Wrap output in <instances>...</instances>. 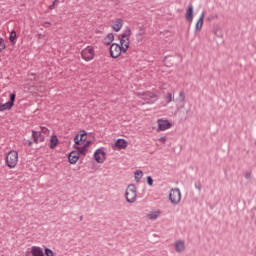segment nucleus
Here are the masks:
<instances>
[{
  "mask_svg": "<svg viewBox=\"0 0 256 256\" xmlns=\"http://www.w3.org/2000/svg\"><path fill=\"white\" fill-rule=\"evenodd\" d=\"M173 101V93L169 92L166 96V103H171Z\"/></svg>",
  "mask_w": 256,
  "mask_h": 256,
  "instance_id": "33",
  "label": "nucleus"
},
{
  "mask_svg": "<svg viewBox=\"0 0 256 256\" xmlns=\"http://www.w3.org/2000/svg\"><path fill=\"white\" fill-rule=\"evenodd\" d=\"M40 129H41L40 133H44V135H49L50 131L47 127L41 126Z\"/></svg>",
  "mask_w": 256,
  "mask_h": 256,
  "instance_id": "32",
  "label": "nucleus"
},
{
  "mask_svg": "<svg viewBox=\"0 0 256 256\" xmlns=\"http://www.w3.org/2000/svg\"><path fill=\"white\" fill-rule=\"evenodd\" d=\"M142 95V99L149 104H153L155 103V101H157V96L155 93L153 92H144L141 94Z\"/></svg>",
  "mask_w": 256,
  "mask_h": 256,
  "instance_id": "8",
  "label": "nucleus"
},
{
  "mask_svg": "<svg viewBox=\"0 0 256 256\" xmlns=\"http://www.w3.org/2000/svg\"><path fill=\"white\" fill-rule=\"evenodd\" d=\"M125 44H127V38L120 36V47H125Z\"/></svg>",
  "mask_w": 256,
  "mask_h": 256,
  "instance_id": "35",
  "label": "nucleus"
},
{
  "mask_svg": "<svg viewBox=\"0 0 256 256\" xmlns=\"http://www.w3.org/2000/svg\"><path fill=\"white\" fill-rule=\"evenodd\" d=\"M9 41L10 43H12V45H15V43H17V32L15 30L11 31Z\"/></svg>",
  "mask_w": 256,
  "mask_h": 256,
  "instance_id": "22",
  "label": "nucleus"
},
{
  "mask_svg": "<svg viewBox=\"0 0 256 256\" xmlns=\"http://www.w3.org/2000/svg\"><path fill=\"white\" fill-rule=\"evenodd\" d=\"M173 124L169 122V120L159 119L158 120V129L159 131H167V129H171Z\"/></svg>",
  "mask_w": 256,
  "mask_h": 256,
  "instance_id": "10",
  "label": "nucleus"
},
{
  "mask_svg": "<svg viewBox=\"0 0 256 256\" xmlns=\"http://www.w3.org/2000/svg\"><path fill=\"white\" fill-rule=\"evenodd\" d=\"M213 33H214V35H215L216 37H218L219 39H222V38H223V32L221 31V29H215V30L213 31Z\"/></svg>",
  "mask_w": 256,
  "mask_h": 256,
  "instance_id": "27",
  "label": "nucleus"
},
{
  "mask_svg": "<svg viewBox=\"0 0 256 256\" xmlns=\"http://www.w3.org/2000/svg\"><path fill=\"white\" fill-rule=\"evenodd\" d=\"M31 145H33V141L28 140V147H31Z\"/></svg>",
  "mask_w": 256,
  "mask_h": 256,
  "instance_id": "44",
  "label": "nucleus"
},
{
  "mask_svg": "<svg viewBox=\"0 0 256 256\" xmlns=\"http://www.w3.org/2000/svg\"><path fill=\"white\" fill-rule=\"evenodd\" d=\"M185 109V105H181L180 107H178L176 114L179 115L180 119L182 121H187V119H189V109L187 110H183Z\"/></svg>",
  "mask_w": 256,
  "mask_h": 256,
  "instance_id": "9",
  "label": "nucleus"
},
{
  "mask_svg": "<svg viewBox=\"0 0 256 256\" xmlns=\"http://www.w3.org/2000/svg\"><path fill=\"white\" fill-rule=\"evenodd\" d=\"M74 151H76V153H78V156L81 157V155L83 157H85V155H87V150L83 147V146H74Z\"/></svg>",
  "mask_w": 256,
  "mask_h": 256,
  "instance_id": "20",
  "label": "nucleus"
},
{
  "mask_svg": "<svg viewBox=\"0 0 256 256\" xmlns=\"http://www.w3.org/2000/svg\"><path fill=\"white\" fill-rule=\"evenodd\" d=\"M38 39H45V35H43V34H38Z\"/></svg>",
  "mask_w": 256,
  "mask_h": 256,
  "instance_id": "42",
  "label": "nucleus"
},
{
  "mask_svg": "<svg viewBox=\"0 0 256 256\" xmlns=\"http://www.w3.org/2000/svg\"><path fill=\"white\" fill-rule=\"evenodd\" d=\"M178 101H180V103H183V101H185V92L181 91L179 93Z\"/></svg>",
  "mask_w": 256,
  "mask_h": 256,
  "instance_id": "31",
  "label": "nucleus"
},
{
  "mask_svg": "<svg viewBox=\"0 0 256 256\" xmlns=\"http://www.w3.org/2000/svg\"><path fill=\"white\" fill-rule=\"evenodd\" d=\"M169 201L173 205H179V203H181V190H179V188H175L170 191Z\"/></svg>",
  "mask_w": 256,
  "mask_h": 256,
  "instance_id": "5",
  "label": "nucleus"
},
{
  "mask_svg": "<svg viewBox=\"0 0 256 256\" xmlns=\"http://www.w3.org/2000/svg\"><path fill=\"white\" fill-rule=\"evenodd\" d=\"M49 25H51V22H44V24H43V27H49Z\"/></svg>",
  "mask_w": 256,
  "mask_h": 256,
  "instance_id": "40",
  "label": "nucleus"
},
{
  "mask_svg": "<svg viewBox=\"0 0 256 256\" xmlns=\"http://www.w3.org/2000/svg\"><path fill=\"white\" fill-rule=\"evenodd\" d=\"M74 147L76 146H79V145H81V141H80V139H79V134H76L75 136H74Z\"/></svg>",
  "mask_w": 256,
  "mask_h": 256,
  "instance_id": "30",
  "label": "nucleus"
},
{
  "mask_svg": "<svg viewBox=\"0 0 256 256\" xmlns=\"http://www.w3.org/2000/svg\"><path fill=\"white\" fill-rule=\"evenodd\" d=\"M79 137H80V145H83V143H85V141H87V131L80 130Z\"/></svg>",
  "mask_w": 256,
  "mask_h": 256,
  "instance_id": "21",
  "label": "nucleus"
},
{
  "mask_svg": "<svg viewBox=\"0 0 256 256\" xmlns=\"http://www.w3.org/2000/svg\"><path fill=\"white\" fill-rule=\"evenodd\" d=\"M59 3V0H54L52 4L57 5Z\"/></svg>",
  "mask_w": 256,
  "mask_h": 256,
  "instance_id": "46",
  "label": "nucleus"
},
{
  "mask_svg": "<svg viewBox=\"0 0 256 256\" xmlns=\"http://www.w3.org/2000/svg\"><path fill=\"white\" fill-rule=\"evenodd\" d=\"M159 141H161V143H167V137H165V136L160 137Z\"/></svg>",
  "mask_w": 256,
  "mask_h": 256,
  "instance_id": "38",
  "label": "nucleus"
},
{
  "mask_svg": "<svg viewBox=\"0 0 256 256\" xmlns=\"http://www.w3.org/2000/svg\"><path fill=\"white\" fill-rule=\"evenodd\" d=\"M175 250L177 253H183L185 251V242L179 240L175 243Z\"/></svg>",
  "mask_w": 256,
  "mask_h": 256,
  "instance_id": "18",
  "label": "nucleus"
},
{
  "mask_svg": "<svg viewBox=\"0 0 256 256\" xmlns=\"http://www.w3.org/2000/svg\"><path fill=\"white\" fill-rule=\"evenodd\" d=\"M147 185H149V187H153V177L151 176H147Z\"/></svg>",
  "mask_w": 256,
  "mask_h": 256,
  "instance_id": "36",
  "label": "nucleus"
},
{
  "mask_svg": "<svg viewBox=\"0 0 256 256\" xmlns=\"http://www.w3.org/2000/svg\"><path fill=\"white\" fill-rule=\"evenodd\" d=\"M79 154L73 150L68 154V161L71 165H75V163H77V161H79Z\"/></svg>",
  "mask_w": 256,
  "mask_h": 256,
  "instance_id": "12",
  "label": "nucleus"
},
{
  "mask_svg": "<svg viewBox=\"0 0 256 256\" xmlns=\"http://www.w3.org/2000/svg\"><path fill=\"white\" fill-rule=\"evenodd\" d=\"M205 19V12H202V14L200 15L196 26H195V31L196 33H199V31H201V29H203V21Z\"/></svg>",
  "mask_w": 256,
  "mask_h": 256,
  "instance_id": "13",
  "label": "nucleus"
},
{
  "mask_svg": "<svg viewBox=\"0 0 256 256\" xmlns=\"http://www.w3.org/2000/svg\"><path fill=\"white\" fill-rule=\"evenodd\" d=\"M91 143H93V141L88 140V141H86L82 146H83L87 151H89V147H91Z\"/></svg>",
  "mask_w": 256,
  "mask_h": 256,
  "instance_id": "34",
  "label": "nucleus"
},
{
  "mask_svg": "<svg viewBox=\"0 0 256 256\" xmlns=\"http://www.w3.org/2000/svg\"><path fill=\"white\" fill-rule=\"evenodd\" d=\"M215 17H217V16H210V17L208 18V21H211V19H215Z\"/></svg>",
  "mask_w": 256,
  "mask_h": 256,
  "instance_id": "45",
  "label": "nucleus"
},
{
  "mask_svg": "<svg viewBox=\"0 0 256 256\" xmlns=\"http://www.w3.org/2000/svg\"><path fill=\"white\" fill-rule=\"evenodd\" d=\"M195 189H198V191H201V183L200 182L198 184L195 183Z\"/></svg>",
  "mask_w": 256,
  "mask_h": 256,
  "instance_id": "39",
  "label": "nucleus"
},
{
  "mask_svg": "<svg viewBox=\"0 0 256 256\" xmlns=\"http://www.w3.org/2000/svg\"><path fill=\"white\" fill-rule=\"evenodd\" d=\"M32 256H45V253H43V248L39 246H33L31 248Z\"/></svg>",
  "mask_w": 256,
  "mask_h": 256,
  "instance_id": "15",
  "label": "nucleus"
},
{
  "mask_svg": "<svg viewBox=\"0 0 256 256\" xmlns=\"http://www.w3.org/2000/svg\"><path fill=\"white\" fill-rule=\"evenodd\" d=\"M129 50V42H126L124 46H120L118 43H113L110 46V56L112 59H117L118 57H121V53H125Z\"/></svg>",
  "mask_w": 256,
  "mask_h": 256,
  "instance_id": "1",
  "label": "nucleus"
},
{
  "mask_svg": "<svg viewBox=\"0 0 256 256\" xmlns=\"http://www.w3.org/2000/svg\"><path fill=\"white\" fill-rule=\"evenodd\" d=\"M125 199L127 203H135L137 201V187H135V184L128 185L125 192Z\"/></svg>",
  "mask_w": 256,
  "mask_h": 256,
  "instance_id": "3",
  "label": "nucleus"
},
{
  "mask_svg": "<svg viewBox=\"0 0 256 256\" xmlns=\"http://www.w3.org/2000/svg\"><path fill=\"white\" fill-rule=\"evenodd\" d=\"M49 9H50V11H53V9H55V4L50 5Z\"/></svg>",
  "mask_w": 256,
  "mask_h": 256,
  "instance_id": "43",
  "label": "nucleus"
},
{
  "mask_svg": "<svg viewBox=\"0 0 256 256\" xmlns=\"http://www.w3.org/2000/svg\"><path fill=\"white\" fill-rule=\"evenodd\" d=\"M120 37H123L126 39L127 43H129V37H131V28L127 27L124 33L120 35Z\"/></svg>",
  "mask_w": 256,
  "mask_h": 256,
  "instance_id": "23",
  "label": "nucleus"
},
{
  "mask_svg": "<svg viewBox=\"0 0 256 256\" xmlns=\"http://www.w3.org/2000/svg\"><path fill=\"white\" fill-rule=\"evenodd\" d=\"M127 145H129V142H127V140L123 139V138H118L114 144V147H116V149H127Z\"/></svg>",
  "mask_w": 256,
  "mask_h": 256,
  "instance_id": "11",
  "label": "nucleus"
},
{
  "mask_svg": "<svg viewBox=\"0 0 256 256\" xmlns=\"http://www.w3.org/2000/svg\"><path fill=\"white\" fill-rule=\"evenodd\" d=\"M57 145H59V138L57 137V135L54 134L50 138L49 147H50V149H55V147H57Z\"/></svg>",
  "mask_w": 256,
  "mask_h": 256,
  "instance_id": "16",
  "label": "nucleus"
},
{
  "mask_svg": "<svg viewBox=\"0 0 256 256\" xmlns=\"http://www.w3.org/2000/svg\"><path fill=\"white\" fill-rule=\"evenodd\" d=\"M5 49H7V44H5V39L0 38V53H2V51H5Z\"/></svg>",
  "mask_w": 256,
  "mask_h": 256,
  "instance_id": "26",
  "label": "nucleus"
},
{
  "mask_svg": "<svg viewBox=\"0 0 256 256\" xmlns=\"http://www.w3.org/2000/svg\"><path fill=\"white\" fill-rule=\"evenodd\" d=\"M115 41V35L113 33H109L105 38H104V45H111Z\"/></svg>",
  "mask_w": 256,
  "mask_h": 256,
  "instance_id": "19",
  "label": "nucleus"
},
{
  "mask_svg": "<svg viewBox=\"0 0 256 256\" xmlns=\"http://www.w3.org/2000/svg\"><path fill=\"white\" fill-rule=\"evenodd\" d=\"M80 221H83V216H80Z\"/></svg>",
  "mask_w": 256,
  "mask_h": 256,
  "instance_id": "47",
  "label": "nucleus"
},
{
  "mask_svg": "<svg viewBox=\"0 0 256 256\" xmlns=\"http://www.w3.org/2000/svg\"><path fill=\"white\" fill-rule=\"evenodd\" d=\"M106 157L107 153L103 151V148H98L94 152V161H96V163H105Z\"/></svg>",
  "mask_w": 256,
  "mask_h": 256,
  "instance_id": "7",
  "label": "nucleus"
},
{
  "mask_svg": "<svg viewBox=\"0 0 256 256\" xmlns=\"http://www.w3.org/2000/svg\"><path fill=\"white\" fill-rule=\"evenodd\" d=\"M134 175H135V181H136L137 183H139V182L141 181L142 177H143V171H141V170H136V171L134 172Z\"/></svg>",
  "mask_w": 256,
  "mask_h": 256,
  "instance_id": "25",
  "label": "nucleus"
},
{
  "mask_svg": "<svg viewBox=\"0 0 256 256\" xmlns=\"http://www.w3.org/2000/svg\"><path fill=\"white\" fill-rule=\"evenodd\" d=\"M17 97V94L11 93L9 95V101L6 103H1L0 102V112L3 111H11L13 109V106L15 105V99Z\"/></svg>",
  "mask_w": 256,
  "mask_h": 256,
  "instance_id": "4",
  "label": "nucleus"
},
{
  "mask_svg": "<svg viewBox=\"0 0 256 256\" xmlns=\"http://www.w3.org/2000/svg\"><path fill=\"white\" fill-rule=\"evenodd\" d=\"M122 27H123V19H121V18L116 19L114 25L112 26V28L116 32L121 31Z\"/></svg>",
  "mask_w": 256,
  "mask_h": 256,
  "instance_id": "17",
  "label": "nucleus"
},
{
  "mask_svg": "<svg viewBox=\"0 0 256 256\" xmlns=\"http://www.w3.org/2000/svg\"><path fill=\"white\" fill-rule=\"evenodd\" d=\"M245 177H246V179H247L248 181H251V179H252V174H251V172H246Z\"/></svg>",
  "mask_w": 256,
  "mask_h": 256,
  "instance_id": "37",
  "label": "nucleus"
},
{
  "mask_svg": "<svg viewBox=\"0 0 256 256\" xmlns=\"http://www.w3.org/2000/svg\"><path fill=\"white\" fill-rule=\"evenodd\" d=\"M39 139H40V142L43 143V141H45V136L41 135V136L39 137Z\"/></svg>",
  "mask_w": 256,
  "mask_h": 256,
  "instance_id": "41",
  "label": "nucleus"
},
{
  "mask_svg": "<svg viewBox=\"0 0 256 256\" xmlns=\"http://www.w3.org/2000/svg\"><path fill=\"white\" fill-rule=\"evenodd\" d=\"M44 255H46V256H55V252H53V250H51L50 248H45L44 249Z\"/></svg>",
  "mask_w": 256,
  "mask_h": 256,
  "instance_id": "28",
  "label": "nucleus"
},
{
  "mask_svg": "<svg viewBox=\"0 0 256 256\" xmlns=\"http://www.w3.org/2000/svg\"><path fill=\"white\" fill-rule=\"evenodd\" d=\"M157 217H159V211L158 212H152L148 215V218L151 220H155L157 219Z\"/></svg>",
  "mask_w": 256,
  "mask_h": 256,
  "instance_id": "29",
  "label": "nucleus"
},
{
  "mask_svg": "<svg viewBox=\"0 0 256 256\" xmlns=\"http://www.w3.org/2000/svg\"><path fill=\"white\" fill-rule=\"evenodd\" d=\"M5 161H6L7 167H9L10 169L15 168L17 165V162L19 161V153H17V151L15 150H11L6 155Z\"/></svg>",
  "mask_w": 256,
  "mask_h": 256,
  "instance_id": "2",
  "label": "nucleus"
},
{
  "mask_svg": "<svg viewBox=\"0 0 256 256\" xmlns=\"http://www.w3.org/2000/svg\"><path fill=\"white\" fill-rule=\"evenodd\" d=\"M185 18L188 22L193 23V4L188 6L186 10Z\"/></svg>",
  "mask_w": 256,
  "mask_h": 256,
  "instance_id": "14",
  "label": "nucleus"
},
{
  "mask_svg": "<svg viewBox=\"0 0 256 256\" xmlns=\"http://www.w3.org/2000/svg\"><path fill=\"white\" fill-rule=\"evenodd\" d=\"M254 145L256 146V140H255V142H254Z\"/></svg>",
  "mask_w": 256,
  "mask_h": 256,
  "instance_id": "48",
  "label": "nucleus"
},
{
  "mask_svg": "<svg viewBox=\"0 0 256 256\" xmlns=\"http://www.w3.org/2000/svg\"><path fill=\"white\" fill-rule=\"evenodd\" d=\"M39 137H41V132L32 130V139H33L34 143H39Z\"/></svg>",
  "mask_w": 256,
  "mask_h": 256,
  "instance_id": "24",
  "label": "nucleus"
},
{
  "mask_svg": "<svg viewBox=\"0 0 256 256\" xmlns=\"http://www.w3.org/2000/svg\"><path fill=\"white\" fill-rule=\"evenodd\" d=\"M81 57L84 61H91L95 57V49L93 46H88L81 52Z\"/></svg>",
  "mask_w": 256,
  "mask_h": 256,
  "instance_id": "6",
  "label": "nucleus"
}]
</instances>
